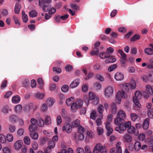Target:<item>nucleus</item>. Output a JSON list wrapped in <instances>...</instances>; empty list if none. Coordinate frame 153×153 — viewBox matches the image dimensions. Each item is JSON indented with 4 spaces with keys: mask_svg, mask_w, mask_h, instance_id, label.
Returning a JSON list of instances; mask_svg holds the SVG:
<instances>
[{
    "mask_svg": "<svg viewBox=\"0 0 153 153\" xmlns=\"http://www.w3.org/2000/svg\"><path fill=\"white\" fill-rule=\"evenodd\" d=\"M134 147L136 151L139 150L141 148V144L139 142H136L134 144Z\"/></svg>",
    "mask_w": 153,
    "mask_h": 153,
    "instance_id": "26",
    "label": "nucleus"
},
{
    "mask_svg": "<svg viewBox=\"0 0 153 153\" xmlns=\"http://www.w3.org/2000/svg\"><path fill=\"white\" fill-rule=\"evenodd\" d=\"M139 99H136L135 98H133V101L135 105L137 106V108H140L141 105L140 104L139 100Z\"/></svg>",
    "mask_w": 153,
    "mask_h": 153,
    "instance_id": "51",
    "label": "nucleus"
},
{
    "mask_svg": "<svg viewBox=\"0 0 153 153\" xmlns=\"http://www.w3.org/2000/svg\"><path fill=\"white\" fill-rule=\"evenodd\" d=\"M111 111L112 113L115 114L117 112V106L114 102H113L111 105Z\"/></svg>",
    "mask_w": 153,
    "mask_h": 153,
    "instance_id": "20",
    "label": "nucleus"
},
{
    "mask_svg": "<svg viewBox=\"0 0 153 153\" xmlns=\"http://www.w3.org/2000/svg\"><path fill=\"white\" fill-rule=\"evenodd\" d=\"M108 58L106 59L105 62V63H113L116 61V59L113 57V56H110L108 57Z\"/></svg>",
    "mask_w": 153,
    "mask_h": 153,
    "instance_id": "21",
    "label": "nucleus"
},
{
    "mask_svg": "<svg viewBox=\"0 0 153 153\" xmlns=\"http://www.w3.org/2000/svg\"><path fill=\"white\" fill-rule=\"evenodd\" d=\"M44 95L42 93L37 92L36 95V98L39 100H41L43 98Z\"/></svg>",
    "mask_w": 153,
    "mask_h": 153,
    "instance_id": "52",
    "label": "nucleus"
},
{
    "mask_svg": "<svg viewBox=\"0 0 153 153\" xmlns=\"http://www.w3.org/2000/svg\"><path fill=\"white\" fill-rule=\"evenodd\" d=\"M45 123L46 125H49L51 123V119L50 116H47L45 120Z\"/></svg>",
    "mask_w": 153,
    "mask_h": 153,
    "instance_id": "54",
    "label": "nucleus"
},
{
    "mask_svg": "<svg viewBox=\"0 0 153 153\" xmlns=\"http://www.w3.org/2000/svg\"><path fill=\"white\" fill-rule=\"evenodd\" d=\"M146 90L151 95L153 94V89L152 87L149 85L146 86Z\"/></svg>",
    "mask_w": 153,
    "mask_h": 153,
    "instance_id": "31",
    "label": "nucleus"
},
{
    "mask_svg": "<svg viewBox=\"0 0 153 153\" xmlns=\"http://www.w3.org/2000/svg\"><path fill=\"white\" fill-rule=\"evenodd\" d=\"M135 96L133 97V98L136 99H140L142 97L140 92L139 91H137L134 93Z\"/></svg>",
    "mask_w": 153,
    "mask_h": 153,
    "instance_id": "30",
    "label": "nucleus"
},
{
    "mask_svg": "<svg viewBox=\"0 0 153 153\" xmlns=\"http://www.w3.org/2000/svg\"><path fill=\"white\" fill-rule=\"evenodd\" d=\"M141 78L143 81L145 82L150 81V77L149 74L148 76L143 75L141 76Z\"/></svg>",
    "mask_w": 153,
    "mask_h": 153,
    "instance_id": "36",
    "label": "nucleus"
},
{
    "mask_svg": "<svg viewBox=\"0 0 153 153\" xmlns=\"http://www.w3.org/2000/svg\"><path fill=\"white\" fill-rule=\"evenodd\" d=\"M29 83V81L26 79H25L22 82V84L25 87H27Z\"/></svg>",
    "mask_w": 153,
    "mask_h": 153,
    "instance_id": "58",
    "label": "nucleus"
},
{
    "mask_svg": "<svg viewBox=\"0 0 153 153\" xmlns=\"http://www.w3.org/2000/svg\"><path fill=\"white\" fill-rule=\"evenodd\" d=\"M22 106L20 105H18L15 107V109L16 112H19L22 109Z\"/></svg>",
    "mask_w": 153,
    "mask_h": 153,
    "instance_id": "56",
    "label": "nucleus"
},
{
    "mask_svg": "<svg viewBox=\"0 0 153 153\" xmlns=\"http://www.w3.org/2000/svg\"><path fill=\"white\" fill-rule=\"evenodd\" d=\"M131 126V123L130 121H128L126 122H125L122 125L119 126L118 127H116L115 128V130L120 133H123V131H125L126 130L127 128H128L130 127Z\"/></svg>",
    "mask_w": 153,
    "mask_h": 153,
    "instance_id": "1",
    "label": "nucleus"
},
{
    "mask_svg": "<svg viewBox=\"0 0 153 153\" xmlns=\"http://www.w3.org/2000/svg\"><path fill=\"white\" fill-rule=\"evenodd\" d=\"M99 56L102 59L106 58L109 57L108 55L107 52H106L101 53L100 54Z\"/></svg>",
    "mask_w": 153,
    "mask_h": 153,
    "instance_id": "34",
    "label": "nucleus"
},
{
    "mask_svg": "<svg viewBox=\"0 0 153 153\" xmlns=\"http://www.w3.org/2000/svg\"><path fill=\"white\" fill-rule=\"evenodd\" d=\"M72 127L71 125L69 123L65 124L62 128V130L63 131L65 132L68 134H70L72 131Z\"/></svg>",
    "mask_w": 153,
    "mask_h": 153,
    "instance_id": "4",
    "label": "nucleus"
},
{
    "mask_svg": "<svg viewBox=\"0 0 153 153\" xmlns=\"http://www.w3.org/2000/svg\"><path fill=\"white\" fill-rule=\"evenodd\" d=\"M17 119V117L15 115H12L10 117V120L12 123L16 122Z\"/></svg>",
    "mask_w": 153,
    "mask_h": 153,
    "instance_id": "50",
    "label": "nucleus"
},
{
    "mask_svg": "<svg viewBox=\"0 0 153 153\" xmlns=\"http://www.w3.org/2000/svg\"><path fill=\"white\" fill-rule=\"evenodd\" d=\"M20 97L16 95L13 97L12 101L13 103H17L20 102Z\"/></svg>",
    "mask_w": 153,
    "mask_h": 153,
    "instance_id": "24",
    "label": "nucleus"
},
{
    "mask_svg": "<svg viewBox=\"0 0 153 153\" xmlns=\"http://www.w3.org/2000/svg\"><path fill=\"white\" fill-rule=\"evenodd\" d=\"M6 140H7L8 141L11 142L13 140V136L10 134H7L6 136Z\"/></svg>",
    "mask_w": 153,
    "mask_h": 153,
    "instance_id": "40",
    "label": "nucleus"
},
{
    "mask_svg": "<svg viewBox=\"0 0 153 153\" xmlns=\"http://www.w3.org/2000/svg\"><path fill=\"white\" fill-rule=\"evenodd\" d=\"M24 141L25 144L29 145L30 143V138L26 136L24 139Z\"/></svg>",
    "mask_w": 153,
    "mask_h": 153,
    "instance_id": "55",
    "label": "nucleus"
},
{
    "mask_svg": "<svg viewBox=\"0 0 153 153\" xmlns=\"http://www.w3.org/2000/svg\"><path fill=\"white\" fill-rule=\"evenodd\" d=\"M24 132V130L22 128H19L17 131V136L20 137L23 135Z\"/></svg>",
    "mask_w": 153,
    "mask_h": 153,
    "instance_id": "41",
    "label": "nucleus"
},
{
    "mask_svg": "<svg viewBox=\"0 0 153 153\" xmlns=\"http://www.w3.org/2000/svg\"><path fill=\"white\" fill-rule=\"evenodd\" d=\"M136 83L134 82L132 84L129 83L126 84L124 85L125 89L126 91H128L130 89H134L136 87Z\"/></svg>",
    "mask_w": 153,
    "mask_h": 153,
    "instance_id": "6",
    "label": "nucleus"
},
{
    "mask_svg": "<svg viewBox=\"0 0 153 153\" xmlns=\"http://www.w3.org/2000/svg\"><path fill=\"white\" fill-rule=\"evenodd\" d=\"M126 114L125 111L123 110H120L117 114V117L125 120L126 118Z\"/></svg>",
    "mask_w": 153,
    "mask_h": 153,
    "instance_id": "13",
    "label": "nucleus"
},
{
    "mask_svg": "<svg viewBox=\"0 0 153 153\" xmlns=\"http://www.w3.org/2000/svg\"><path fill=\"white\" fill-rule=\"evenodd\" d=\"M110 124L109 122H107L105 125L106 128L107 130V134L108 136L111 134L113 131L112 128L110 126Z\"/></svg>",
    "mask_w": 153,
    "mask_h": 153,
    "instance_id": "9",
    "label": "nucleus"
},
{
    "mask_svg": "<svg viewBox=\"0 0 153 153\" xmlns=\"http://www.w3.org/2000/svg\"><path fill=\"white\" fill-rule=\"evenodd\" d=\"M126 97L127 96L124 91H119L117 92L116 96V102L119 104L122 98H126Z\"/></svg>",
    "mask_w": 153,
    "mask_h": 153,
    "instance_id": "2",
    "label": "nucleus"
},
{
    "mask_svg": "<svg viewBox=\"0 0 153 153\" xmlns=\"http://www.w3.org/2000/svg\"><path fill=\"white\" fill-rule=\"evenodd\" d=\"M55 100L53 98H50L47 100V104L48 106H51L53 104Z\"/></svg>",
    "mask_w": 153,
    "mask_h": 153,
    "instance_id": "22",
    "label": "nucleus"
},
{
    "mask_svg": "<svg viewBox=\"0 0 153 153\" xmlns=\"http://www.w3.org/2000/svg\"><path fill=\"white\" fill-rule=\"evenodd\" d=\"M78 131L79 133H84L85 130L81 125H80L78 127Z\"/></svg>",
    "mask_w": 153,
    "mask_h": 153,
    "instance_id": "57",
    "label": "nucleus"
},
{
    "mask_svg": "<svg viewBox=\"0 0 153 153\" xmlns=\"http://www.w3.org/2000/svg\"><path fill=\"white\" fill-rule=\"evenodd\" d=\"M97 145H100L98 147L100 152L101 153H106V151L105 146H102L100 143L97 144Z\"/></svg>",
    "mask_w": 153,
    "mask_h": 153,
    "instance_id": "17",
    "label": "nucleus"
},
{
    "mask_svg": "<svg viewBox=\"0 0 153 153\" xmlns=\"http://www.w3.org/2000/svg\"><path fill=\"white\" fill-rule=\"evenodd\" d=\"M120 142H118L116 145V147L110 149V153H122V150L120 145Z\"/></svg>",
    "mask_w": 153,
    "mask_h": 153,
    "instance_id": "3",
    "label": "nucleus"
},
{
    "mask_svg": "<svg viewBox=\"0 0 153 153\" xmlns=\"http://www.w3.org/2000/svg\"><path fill=\"white\" fill-rule=\"evenodd\" d=\"M22 144V142L21 140H18L14 143V146L16 149L19 150L21 148Z\"/></svg>",
    "mask_w": 153,
    "mask_h": 153,
    "instance_id": "15",
    "label": "nucleus"
},
{
    "mask_svg": "<svg viewBox=\"0 0 153 153\" xmlns=\"http://www.w3.org/2000/svg\"><path fill=\"white\" fill-rule=\"evenodd\" d=\"M56 122L57 125H59L62 122V119L61 116L59 115H58L56 117Z\"/></svg>",
    "mask_w": 153,
    "mask_h": 153,
    "instance_id": "60",
    "label": "nucleus"
},
{
    "mask_svg": "<svg viewBox=\"0 0 153 153\" xmlns=\"http://www.w3.org/2000/svg\"><path fill=\"white\" fill-rule=\"evenodd\" d=\"M92 102L93 104L96 105L99 102V98L97 97L94 98L92 100Z\"/></svg>",
    "mask_w": 153,
    "mask_h": 153,
    "instance_id": "64",
    "label": "nucleus"
},
{
    "mask_svg": "<svg viewBox=\"0 0 153 153\" xmlns=\"http://www.w3.org/2000/svg\"><path fill=\"white\" fill-rule=\"evenodd\" d=\"M13 19L15 22V23L16 25L19 26L20 25V24L19 22V19L18 17L15 16H14L13 17Z\"/></svg>",
    "mask_w": 153,
    "mask_h": 153,
    "instance_id": "44",
    "label": "nucleus"
},
{
    "mask_svg": "<svg viewBox=\"0 0 153 153\" xmlns=\"http://www.w3.org/2000/svg\"><path fill=\"white\" fill-rule=\"evenodd\" d=\"M68 88L69 87L67 85H64L62 87L61 89L62 92H66L68 91Z\"/></svg>",
    "mask_w": 153,
    "mask_h": 153,
    "instance_id": "42",
    "label": "nucleus"
},
{
    "mask_svg": "<svg viewBox=\"0 0 153 153\" xmlns=\"http://www.w3.org/2000/svg\"><path fill=\"white\" fill-rule=\"evenodd\" d=\"M37 128V127L36 125L31 124L29 126V130L31 132H33L34 131L36 130Z\"/></svg>",
    "mask_w": 153,
    "mask_h": 153,
    "instance_id": "43",
    "label": "nucleus"
},
{
    "mask_svg": "<svg viewBox=\"0 0 153 153\" xmlns=\"http://www.w3.org/2000/svg\"><path fill=\"white\" fill-rule=\"evenodd\" d=\"M37 125L39 127H42L44 125V122L42 119H40L37 121Z\"/></svg>",
    "mask_w": 153,
    "mask_h": 153,
    "instance_id": "38",
    "label": "nucleus"
},
{
    "mask_svg": "<svg viewBox=\"0 0 153 153\" xmlns=\"http://www.w3.org/2000/svg\"><path fill=\"white\" fill-rule=\"evenodd\" d=\"M80 122L78 119H76L74 121L71 123V126L72 128H75L78 127L80 125Z\"/></svg>",
    "mask_w": 153,
    "mask_h": 153,
    "instance_id": "16",
    "label": "nucleus"
},
{
    "mask_svg": "<svg viewBox=\"0 0 153 153\" xmlns=\"http://www.w3.org/2000/svg\"><path fill=\"white\" fill-rule=\"evenodd\" d=\"M96 97L95 95H94L93 92L90 91L89 93V98L90 100L93 99L94 98Z\"/></svg>",
    "mask_w": 153,
    "mask_h": 153,
    "instance_id": "62",
    "label": "nucleus"
},
{
    "mask_svg": "<svg viewBox=\"0 0 153 153\" xmlns=\"http://www.w3.org/2000/svg\"><path fill=\"white\" fill-rule=\"evenodd\" d=\"M149 118H146L144 121L143 127L144 129L145 130L147 129L149 126Z\"/></svg>",
    "mask_w": 153,
    "mask_h": 153,
    "instance_id": "14",
    "label": "nucleus"
},
{
    "mask_svg": "<svg viewBox=\"0 0 153 153\" xmlns=\"http://www.w3.org/2000/svg\"><path fill=\"white\" fill-rule=\"evenodd\" d=\"M49 144L48 147H50L51 149L53 148L55 146V143L53 141H52L51 140H49L48 141Z\"/></svg>",
    "mask_w": 153,
    "mask_h": 153,
    "instance_id": "46",
    "label": "nucleus"
},
{
    "mask_svg": "<svg viewBox=\"0 0 153 153\" xmlns=\"http://www.w3.org/2000/svg\"><path fill=\"white\" fill-rule=\"evenodd\" d=\"M118 53H120V55L123 58H126L127 56V55L124 52L121 50H119L118 51Z\"/></svg>",
    "mask_w": 153,
    "mask_h": 153,
    "instance_id": "61",
    "label": "nucleus"
},
{
    "mask_svg": "<svg viewBox=\"0 0 153 153\" xmlns=\"http://www.w3.org/2000/svg\"><path fill=\"white\" fill-rule=\"evenodd\" d=\"M96 112L95 111H92L90 114V117L93 120H95L96 117Z\"/></svg>",
    "mask_w": 153,
    "mask_h": 153,
    "instance_id": "53",
    "label": "nucleus"
},
{
    "mask_svg": "<svg viewBox=\"0 0 153 153\" xmlns=\"http://www.w3.org/2000/svg\"><path fill=\"white\" fill-rule=\"evenodd\" d=\"M51 8V5L49 4H48L42 7V9L44 11L47 12L49 11Z\"/></svg>",
    "mask_w": 153,
    "mask_h": 153,
    "instance_id": "32",
    "label": "nucleus"
},
{
    "mask_svg": "<svg viewBox=\"0 0 153 153\" xmlns=\"http://www.w3.org/2000/svg\"><path fill=\"white\" fill-rule=\"evenodd\" d=\"M124 78L123 73L120 72H117L115 75L114 78L117 81H120L123 80Z\"/></svg>",
    "mask_w": 153,
    "mask_h": 153,
    "instance_id": "8",
    "label": "nucleus"
},
{
    "mask_svg": "<svg viewBox=\"0 0 153 153\" xmlns=\"http://www.w3.org/2000/svg\"><path fill=\"white\" fill-rule=\"evenodd\" d=\"M140 36L138 34H135L131 38V41H135L136 40L139 39L140 38Z\"/></svg>",
    "mask_w": 153,
    "mask_h": 153,
    "instance_id": "48",
    "label": "nucleus"
},
{
    "mask_svg": "<svg viewBox=\"0 0 153 153\" xmlns=\"http://www.w3.org/2000/svg\"><path fill=\"white\" fill-rule=\"evenodd\" d=\"M30 16L31 17H35L37 15V13L35 10H32L29 12Z\"/></svg>",
    "mask_w": 153,
    "mask_h": 153,
    "instance_id": "35",
    "label": "nucleus"
},
{
    "mask_svg": "<svg viewBox=\"0 0 153 153\" xmlns=\"http://www.w3.org/2000/svg\"><path fill=\"white\" fill-rule=\"evenodd\" d=\"M131 117L132 120L134 122L138 117V116L135 113H131L130 115Z\"/></svg>",
    "mask_w": 153,
    "mask_h": 153,
    "instance_id": "45",
    "label": "nucleus"
},
{
    "mask_svg": "<svg viewBox=\"0 0 153 153\" xmlns=\"http://www.w3.org/2000/svg\"><path fill=\"white\" fill-rule=\"evenodd\" d=\"M74 98L73 97H71L67 99L66 101V103L68 106H70L73 103V102Z\"/></svg>",
    "mask_w": 153,
    "mask_h": 153,
    "instance_id": "29",
    "label": "nucleus"
},
{
    "mask_svg": "<svg viewBox=\"0 0 153 153\" xmlns=\"http://www.w3.org/2000/svg\"><path fill=\"white\" fill-rule=\"evenodd\" d=\"M21 8L20 4L19 3H16L14 7V11L15 13L16 14H19Z\"/></svg>",
    "mask_w": 153,
    "mask_h": 153,
    "instance_id": "18",
    "label": "nucleus"
},
{
    "mask_svg": "<svg viewBox=\"0 0 153 153\" xmlns=\"http://www.w3.org/2000/svg\"><path fill=\"white\" fill-rule=\"evenodd\" d=\"M71 105V110L73 113L75 112L77 108H79L75 102H73Z\"/></svg>",
    "mask_w": 153,
    "mask_h": 153,
    "instance_id": "23",
    "label": "nucleus"
},
{
    "mask_svg": "<svg viewBox=\"0 0 153 153\" xmlns=\"http://www.w3.org/2000/svg\"><path fill=\"white\" fill-rule=\"evenodd\" d=\"M117 67V65L116 64H114L109 66L108 69V71L111 72L116 69Z\"/></svg>",
    "mask_w": 153,
    "mask_h": 153,
    "instance_id": "47",
    "label": "nucleus"
},
{
    "mask_svg": "<svg viewBox=\"0 0 153 153\" xmlns=\"http://www.w3.org/2000/svg\"><path fill=\"white\" fill-rule=\"evenodd\" d=\"M22 15L23 22L25 23H27L28 20L27 16L25 14L24 11H22Z\"/></svg>",
    "mask_w": 153,
    "mask_h": 153,
    "instance_id": "28",
    "label": "nucleus"
},
{
    "mask_svg": "<svg viewBox=\"0 0 153 153\" xmlns=\"http://www.w3.org/2000/svg\"><path fill=\"white\" fill-rule=\"evenodd\" d=\"M114 50L111 47H109L107 49L106 52H107L108 55L109 57L111 56V54L114 52Z\"/></svg>",
    "mask_w": 153,
    "mask_h": 153,
    "instance_id": "39",
    "label": "nucleus"
},
{
    "mask_svg": "<svg viewBox=\"0 0 153 153\" xmlns=\"http://www.w3.org/2000/svg\"><path fill=\"white\" fill-rule=\"evenodd\" d=\"M80 83V79L77 78L74 80L71 84L70 87L71 88H74L77 86Z\"/></svg>",
    "mask_w": 153,
    "mask_h": 153,
    "instance_id": "12",
    "label": "nucleus"
},
{
    "mask_svg": "<svg viewBox=\"0 0 153 153\" xmlns=\"http://www.w3.org/2000/svg\"><path fill=\"white\" fill-rule=\"evenodd\" d=\"M123 140L126 143H129L131 142L132 140L131 136L128 134H126L123 137Z\"/></svg>",
    "mask_w": 153,
    "mask_h": 153,
    "instance_id": "10",
    "label": "nucleus"
},
{
    "mask_svg": "<svg viewBox=\"0 0 153 153\" xmlns=\"http://www.w3.org/2000/svg\"><path fill=\"white\" fill-rule=\"evenodd\" d=\"M125 121L124 120L117 117L115 120L114 123L116 125L120 126L124 124Z\"/></svg>",
    "mask_w": 153,
    "mask_h": 153,
    "instance_id": "11",
    "label": "nucleus"
},
{
    "mask_svg": "<svg viewBox=\"0 0 153 153\" xmlns=\"http://www.w3.org/2000/svg\"><path fill=\"white\" fill-rule=\"evenodd\" d=\"M9 129L10 132H13L15 130V127L13 125H10L9 126Z\"/></svg>",
    "mask_w": 153,
    "mask_h": 153,
    "instance_id": "63",
    "label": "nucleus"
},
{
    "mask_svg": "<svg viewBox=\"0 0 153 153\" xmlns=\"http://www.w3.org/2000/svg\"><path fill=\"white\" fill-rule=\"evenodd\" d=\"M105 95L107 97L111 96L113 93V88L111 86H108L105 89Z\"/></svg>",
    "mask_w": 153,
    "mask_h": 153,
    "instance_id": "5",
    "label": "nucleus"
},
{
    "mask_svg": "<svg viewBox=\"0 0 153 153\" xmlns=\"http://www.w3.org/2000/svg\"><path fill=\"white\" fill-rule=\"evenodd\" d=\"M99 50L97 48L94 47L93 50L90 52V54L91 55H97L99 54Z\"/></svg>",
    "mask_w": 153,
    "mask_h": 153,
    "instance_id": "27",
    "label": "nucleus"
},
{
    "mask_svg": "<svg viewBox=\"0 0 153 153\" xmlns=\"http://www.w3.org/2000/svg\"><path fill=\"white\" fill-rule=\"evenodd\" d=\"M144 52L146 54L149 55H153V51L151 48H145Z\"/></svg>",
    "mask_w": 153,
    "mask_h": 153,
    "instance_id": "19",
    "label": "nucleus"
},
{
    "mask_svg": "<svg viewBox=\"0 0 153 153\" xmlns=\"http://www.w3.org/2000/svg\"><path fill=\"white\" fill-rule=\"evenodd\" d=\"M148 115L150 118H153V109H149L148 111Z\"/></svg>",
    "mask_w": 153,
    "mask_h": 153,
    "instance_id": "49",
    "label": "nucleus"
},
{
    "mask_svg": "<svg viewBox=\"0 0 153 153\" xmlns=\"http://www.w3.org/2000/svg\"><path fill=\"white\" fill-rule=\"evenodd\" d=\"M127 132L129 134H133L136 136L137 135L139 134V132L134 126H131L128 128L127 129Z\"/></svg>",
    "mask_w": 153,
    "mask_h": 153,
    "instance_id": "7",
    "label": "nucleus"
},
{
    "mask_svg": "<svg viewBox=\"0 0 153 153\" xmlns=\"http://www.w3.org/2000/svg\"><path fill=\"white\" fill-rule=\"evenodd\" d=\"M6 138L4 135L2 134H0V142L4 143L6 142Z\"/></svg>",
    "mask_w": 153,
    "mask_h": 153,
    "instance_id": "37",
    "label": "nucleus"
},
{
    "mask_svg": "<svg viewBox=\"0 0 153 153\" xmlns=\"http://www.w3.org/2000/svg\"><path fill=\"white\" fill-rule=\"evenodd\" d=\"M83 101L82 100L79 99H78L75 102V103L76 104L79 108H81L83 105Z\"/></svg>",
    "mask_w": 153,
    "mask_h": 153,
    "instance_id": "33",
    "label": "nucleus"
},
{
    "mask_svg": "<svg viewBox=\"0 0 153 153\" xmlns=\"http://www.w3.org/2000/svg\"><path fill=\"white\" fill-rule=\"evenodd\" d=\"M30 135L32 139L35 140H37L39 137L38 134L35 132H32L30 133Z\"/></svg>",
    "mask_w": 153,
    "mask_h": 153,
    "instance_id": "25",
    "label": "nucleus"
},
{
    "mask_svg": "<svg viewBox=\"0 0 153 153\" xmlns=\"http://www.w3.org/2000/svg\"><path fill=\"white\" fill-rule=\"evenodd\" d=\"M103 110V106L102 105H99L98 108V111L99 113L101 114L102 113Z\"/></svg>",
    "mask_w": 153,
    "mask_h": 153,
    "instance_id": "59",
    "label": "nucleus"
}]
</instances>
